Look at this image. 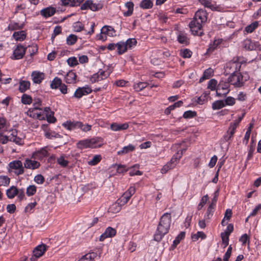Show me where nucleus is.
<instances>
[{
	"label": "nucleus",
	"instance_id": "a19ab883",
	"mask_svg": "<svg viewBox=\"0 0 261 261\" xmlns=\"http://www.w3.org/2000/svg\"><path fill=\"white\" fill-rule=\"evenodd\" d=\"M137 43V40L135 38H129L124 42L127 49H131L135 47Z\"/></svg>",
	"mask_w": 261,
	"mask_h": 261
},
{
	"label": "nucleus",
	"instance_id": "f704fd0d",
	"mask_svg": "<svg viewBox=\"0 0 261 261\" xmlns=\"http://www.w3.org/2000/svg\"><path fill=\"white\" fill-rule=\"evenodd\" d=\"M214 211V207L213 206V204L212 203L208 207L206 214L204 216L205 220H206V222H208L212 218L213 215V213Z\"/></svg>",
	"mask_w": 261,
	"mask_h": 261
},
{
	"label": "nucleus",
	"instance_id": "69168bd1",
	"mask_svg": "<svg viewBox=\"0 0 261 261\" xmlns=\"http://www.w3.org/2000/svg\"><path fill=\"white\" fill-rule=\"evenodd\" d=\"M57 163L62 167H65L67 166L68 162L65 160L63 156H60L57 159Z\"/></svg>",
	"mask_w": 261,
	"mask_h": 261
},
{
	"label": "nucleus",
	"instance_id": "b1692460",
	"mask_svg": "<svg viewBox=\"0 0 261 261\" xmlns=\"http://www.w3.org/2000/svg\"><path fill=\"white\" fill-rule=\"evenodd\" d=\"M228 93V89L227 87L224 88L221 84L218 85V88L216 90V95L218 96H223L224 98H227V94Z\"/></svg>",
	"mask_w": 261,
	"mask_h": 261
},
{
	"label": "nucleus",
	"instance_id": "e433bc0d",
	"mask_svg": "<svg viewBox=\"0 0 261 261\" xmlns=\"http://www.w3.org/2000/svg\"><path fill=\"white\" fill-rule=\"evenodd\" d=\"M213 70L212 69L208 68V69H206L204 71V72L203 74V75L200 79L199 82L201 83L205 79H209L213 75Z\"/></svg>",
	"mask_w": 261,
	"mask_h": 261
},
{
	"label": "nucleus",
	"instance_id": "c85d7f7f",
	"mask_svg": "<svg viewBox=\"0 0 261 261\" xmlns=\"http://www.w3.org/2000/svg\"><path fill=\"white\" fill-rule=\"evenodd\" d=\"M125 7L128 10L123 13V15L126 17L131 16L134 11V3L132 2H128L125 4Z\"/></svg>",
	"mask_w": 261,
	"mask_h": 261
},
{
	"label": "nucleus",
	"instance_id": "de8ad7c7",
	"mask_svg": "<svg viewBox=\"0 0 261 261\" xmlns=\"http://www.w3.org/2000/svg\"><path fill=\"white\" fill-rule=\"evenodd\" d=\"M62 83V81L60 79L56 77L53 81L51 82L50 84V87L52 89H57L58 87H60Z\"/></svg>",
	"mask_w": 261,
	"mask_h": 261
},
{
	"label": "nucleus",
	"instance_id": "bb28decb",
	"mask_svg": "<svg viewBox=\"0 0 261 261\" xmlns=\"http://www.w3.org/2000/svg\"><path fill=\"white\" fill-rule=\"evenodd\" d=\"M242 46L248 50H252L255 49V45L250 39H247L242 42Z\"/></svg>",
	"mask_w": 261,
	"mask_h": 261
},
{
	"label": "nucleus",
	"instance_id": "052dcab7",
	"mask_svg": "<svg viewBox=\"0 0 261 261\" xmlns=\"http://www.w3.org/2000/svg\"><path fill=\"white\" fill-rule=\"evenodd\" d=\"M192 52L189 49H184L180 50V55L184 58H190Z\"/></svg>",
	"mask_w": 261,
	"mask_h": 261
},
{
	"label": "nucleus",
	"instance_id": "bf43d9fd",
	"mask_svg": "<svg viewBox=\"0 0 261 261\" xmlns=\"http://www.w3.org/2000/svg\"><path fill=\"white\" fill-rule=\"evenodd\" d=\"M84 26L82 22L77 21L73 24L74 31L76 32H80L84 30Z\"/></svg>",
	"mask_w": 261,
	"mask_h": 261
},
{
	"label": "nucleus",
	"instance_id": "a878e982",
	"mask_svg": "<svg viewBox=\"0 0 261 261\" xmlns=\"http://www.w3.org/2000/svg\"><path fill=\"white\" fill-rule=\"evenodd\" d=\"M33 155L35 157L38 159H42L44 157L47 156L48 155V151L46 150V147H43L40 149V150L36 151Z\"/></svg>",
	"mask_w": 261,
	"mask_h": 261
},
{
	"label": "nucleus",
	"instance_id": "0eeeda50",
	"mask_svg": "<svg viewBox=\"0 0 261 261\" xmlns=\"http://www.w3.org/2000/svg\"><path fill=\"white\" fill-rule=\"evenodd\" d=\"M135 192L136 189L134 187H129V188L117 200L118 202H119L120 205H124L128 201L130 197L135 194Z\"/></svg>",
	"mask_w": 261,
	"mask_h": 261
},
{
	"label": "nucleus",
	"instance_id": "f03ea898",
	"mask_svg": "<svg viewBox=\"0 0 261 261\" xmlns=\"http://www.w3.org/2000/svg\"><path fill=\"white\" fill-rule=\"evenodd\" d=\"M249 77L247 73L241 74L239 72L232 73L229 76V84L236 87H242L244 83L249 79Z\"/></svg>",
	"mask_w": 261,
	"mask_h": 261
},
{
	"label": "nucleus",
	"instance_id": "4c0bfd02",
	"mask_svg": "<svg viewBox=\"0 0 261 261\" xmlns=\"http://www.w3.org/2000/svg\"><path fill=\"white\" fill-rule=\"evenodd\" d=\"M140 6L143 9H150L153 6V2L151 0H143L140 3Z\"/></svg>",
	"mask_w": 261,
	"mask_h": 261
},
{
	"label": "nucleus",
	"instance_id": "e2e57ef3",
	"mask_svg": "<svg viewBox=\"0 0 261 261\" xmlns=\"http://www.w3.org/2000/svg\"><path fill=\"white\" fill-rule=\"evenodd\" d=\"M200 238L202 239H205L206 238L205 234L202 231H198L196 233L192 236V239L195 241L198 240Z\"/></svg>",
	"mask_w": 261,
	"mask_h": 261
},
{
	"label": "nucleus",
	"instance_id": "20e7f679",
	"mask_svg": "<svg viewBox=\"0 0 261 261\" xmlns=\"http://www.w3.org/2000/svg\"><path fill=\"white\" fill-rule=\"evenodd\" d=\"M221 224L222 226H226L225 230L221 233L222 243L224 248L228 245V209H227L225 213L224 217L221 221Z\"/></svg>",
	"mask_w": 261,
	"mask_h": 261
},
{
	"label": "nucleus",
	"instance_id": "5701e85b",
	"mask_svg": "<svg viewBox=\"0 0 261 261\" xmlns=\"http://www.w3.org/2000/svg\"><path fill=\"white\" fill-rule=\"evenodd\" d=\"M79 125H80V121H66L63 123V125L67 129L69 130H73L76 128H79Z\"/></svg>",
	"mask_w": 261,
	"mask_h": 261
},
{
	"label": "nucleus",
	"instance_id": "4be33fe9",
	"mask_svg": "<svg viewBox=\"0 0 261 261\" xmlns=\"http://www.w3.org/2000/svg\"><path fill=\"white\" fill-rule=\"evenodd\" d=\"M90 148L100 147L102 145V139L99 137L89 139Z\"/></svg>",
	"mask_w": 261,
	"mask_h": 261
},
{
	"label": "nucleus",
	"instance_id": "3c124183",
	"mask_svg": "<svg viewBox=\"0 0 261 261\" xmlns=\"http://www.w3.org/2000/svg\"><path fill=\"white\" fill-rule=\"evenodd\" d=\"M185 237V232L181 231L175 238L173 241V246L175 247Z\"/></svg>",
	"mask_w": 261,
	"mask_h": 261
},
{
	"label": "nucleus",
	"instance_id": "09e8293b",
	"mask_svg": "<svg viewBox=\"0 0 261 261\" xmlns=\"http://www.w3.org/2000/svg\"><path fill=\"white\" fill-rule=\"evenodd\" d=\"M113 166H117V172L119 174L126 172L129 169L128 168H127L125 165L121 164H115L113 165Z\"/></svg>",
	"mask_w": 261,
	"mask_h": 261
},
{
	"label": "nucleus",
	"instance_id": "393cba45",
	"mask_svg": "<svg viewBox=\"0 0 261 261\" xmlns=\"http://www.w3.org/2000/svg\"><path fill=\"white\" fill-rule=\"evenodd\" d=\"M56 12V9L53 7H47L40 11L41 14L47 18L53 16Z\"/></svg>",
	"mask_w": 261,
	"mask_h": 261
},
{
	"label": "nucleus",
	"instance_id": "72a5a7b5",
	"mask_svg": "<svg viewBox=\"0 0 261 261\" xmlns=\"http://www.w3.org/2000/svg\"><path fill=\"white\" fill-rule=\"evenodd\" d=\"M122 206L123 205H120L119 202H118V201L117 200L110 206L109 210L113 213H117L121 210Z\"/></svg>",
	"mask_w": 261,
	"mask_h": 261
},
{
	"label": "nucleus",
	"instance_id": "9b49d317",
	"mask_svg": "<svg viewBox=\"0 0 261 261\" xmlns=\"http://www.w3.org/2000/svg\"><path fill=\"white\" fill-rule=\"evenodd\" d=\"M110 75V73L108 71L99 70L98 72L93 74L90 78L91 83H94L106 79Z\"/></svg>",
	"mask_w": 261,
	"mask_h": 261
},
{
	"label": "nucleus",
	"instance_id": "6e6d98bb",
	"mask_svg": "<svg viewBox=\"0 0 261 261\" xmlns=\"http://www.w3.org/2000/svg\"><path fill=\"white\" fill-rule=\"evenodd\" d=\"M32 101V97L27 94H24L21 97V102L25 105L30 104Z\"/></svg>",
	"mask_w": 261,
	"mask_h": 261
},
{
	"label": "nucleus",
	"instance_id": "13d9d810",
	"mask_svg": "<svg viewBox=\"0 0 261 261\" xmlns=\"http://www.w3.org/2000/svg\"><path fill=\"white\" fill-rule=\"evenodd\" d=\"M45 136L48 139H52L53 138H60V135L56 133L55 132H49V130H46L45 132Z\"/></svg>",
	"mask_w": 261,
	"mask_h": 261
},
{
	"label": "nucleus",
	"instance_id": "1a4fd4ad",
	"mask_svg": "<svg viewBox=\"0 0 261 261\" xmlns=\"http://www.w3.org/2000/svg\"><path fill=\"white\" fill-rule=\"evenodd\" d=\"M102 7V5L100 4L94 3L92 0L86 1L81 7L82 10L90 9L93 11H97Z\"/></svg>",
	"mask_w": 261,
	"mask_h": 261
},
{
	"label": "nucleus",
	"instance_id": "2eb2a0df",
	"mask_svg": "<svg viewBox=\"0 0 261 261\" xmlns=\"http://www.w3.org/2000/svg\"><path fill=\"white\" fill-rule=\"evenodd\" d=\"M91 91L92 90L88 87L79 88L75 91L74 96L76 98H80L84 95L90 93Z\"/></svg>",
	"mask_w": 261,
	"mask_h": 261
},
{
	"label": "nucleus",
	"instance_id": "dca6fc26",
	"mask_svg": "<svg viewBox=\"0 0 261 261\" xmlns=\"http://www.w3.org/2000/svg\"><path fill=\"white\" fill-rule=\"evenodd\" d=\"M23 165L24 168L32 170L36 169L38 168L40 166V164L38 162L29 159H27L25 160Z\"/></svg>",
	"mask_w": 261,
	"mask_h": 261
},
{
	"label": "nucleus",
	"instance_id": "a18cd8bd",
	"mask_svg": "<svg viewBox=\"0 0 261 261\" xmlns=\"http://www.w3.org/2000/svg\"><path fill=\"white\" fill-rule=\"evenodd\" d=\"M10 179L7 176H0V186H7L9 185Z\"/></svg>",
	"mask_w": 261,
	"mask_h": 261
},
{
	"label": "nucleus",
	"instance_id": "c03bdc74",
	"mask_svg": "<svg viewBox=\"0 0 261 261\" xmlns=\"http://www.w3.org/2000/svg\"><path fill=\"white\" fill-rule=\"evenodd\" d=\"M101 160V156L100 155L97 154L94 155L92 159L89 161L88 163L89 165L94 166L97 164Z\"/></svg>",
	"mask_w": 261,
	"mask_h": 261
},
{
	"label": "nucleus",
	"instance_id": "79ce46f5",
	"mask_svg": "<svg viewBox=\"0 0 261 261\" xmlns=\"http://www.w3.org/2000/svg\"><path fill=\"white\" fill-rule=\"evenodd\" d=\"M77 40V37L75 35L70 34L66 39V43L69 45L74 44Z\"/></svg>",
	"mask_w": 261,
	"mask_h": 261
},
{
	"label": "nucleus",
	"instance_id": "0e129e2a",
	"mask_svg": "<svg viewBox=\"0 0 261 261\" xmlns=\"http://www.w3.org/2000/svg\"><path fill=\"white\" fill-rule=\"evenodd\" d=\"M208 200V197L207 195L203 196L201 199L200 200V203L198 204L197 206V209L198 210H201L204 205L206 203L207 200Z\"/></svg>",
	"mask_w": 261,
	"mask_h": 261
},
{
	"label": "nucleus",
	"instance_id": "8fccbe9b",
	"mask_svg": "<svg viewBox=\"0 0 261 261\" xmlns=\"http://www.w3.org/2000/svg\"><path fill=\"white\" fill-rule=\"evenodd\" d=\"M148 84L144 82H139L134 85V88L137 91H140L146 88Z\"/></svg>",
	"mask_w": 261,
	"mask_h": 261
},
{
	"label": "nucleus",
	"instance_id": "c756f323",
	"mask_svg": "<svg viewBox=\"0 0 261 261\" xmlns=\"http://www.w3.org/2000/svg\"><path fill=\"white\" fill-rule=\"evenodd\" d=\"M13 37L16 41H21L26 38V33L24 31L15 32L13 34Z\"/></svg>",
	"mask_w": 261,
	"mask_h": 261
},
{
	"label": "nucleus",
	"instance_id": "cd10ccee",
	"mask_svg": "<svg viewBox=\"0 0 261 261\" xmlns=\"http://www.w3.org/2000/svg\"><path fill=\"white\" fill-rule=\"evenodd\" d=\"M243 117V115L242 116H239L238 119L235 120L233 123L231 124L229 127V129H231V131L229 133V138L233 135L235 132V129L238 126L240 122L241 121L242 118Z\"/></svg>",
	"mask_w": 261,
	"mask_h": 261
},
{
	"label": "nucleus",
	"instance_id": "423d86ee",
	"mask_svg": "<svg viewBox=\"0 0 261 261\" xmlns=\"http://www.w3.org/2000/svg\"><path fill=\"white\" fill-rule=\"evenodd\" d=\"M199 22V21L193 18L189 24L192 34L195 36H201L203 34V25Z\"/></svg>",
	"mask_w": 261,
	"mask_h": 261
},
{
	"label": "nucleus",
	"instance_id": "7ed1b4c3",
	"mask_svg": "<svg viewBox=\"0 0 261 261\" xmlns=\"http://www.w3.org/2000/svg\"><path fill=\"white\" fill-rule=\"evenodd\" d=\"M186 150V148H184L178 151L173 156L170 162H168L163 167L161 170V173L165 174L167 173L168 170L173 168L176 166L177 162L181 158L183 152Z\"/></svg>",
	"mask_w": 261,
	"mask_h": 261
},
{
	"label": "nucleus",
	"instance_id": "473e14b6",
	"mask_svg": "<svg viewBox=\"0 0 261 261\" xmlns=\"http://www.w3.org/2000/svg\"><path fill=\"white\" fill-rule=\"evenodd\" d=\"M30 83L29 81H21L19 82V90L23 93L30 88Z\"/></svg>",
	"mask_w": 261,
	"mask_h": 261
},
{
	"label": "nucleus",
	"instance_id": "9d476101",
	"mask_svg": "<svg viewBox=\"0 0 261 261\" xmlns=\"http://www.w3.org/2000/svg\"><path fill=\"white\" fill-rule=\"evenodd\" d=\"M193 19L199 21V23L203 25L207 21V13L205 10L199 9L196 12Z\"/></svg>",
	"mask_w": 261,
	"mask_h": 261
},
{
	"label": "nucleus",
	"instance_id": "aec40b11",
	"mask_svg": "<svg viewBox=\"0 0 261 261\" xmlns=\"http://www.w3.org/2000/svg\"><path fill=\"white\" fill-rule=\"evenodd\" d=\"M32 80L34 83L39 84L44 79V74L39 71H33L32 73Z\"/></svg>",
	"mask_w": 261,
	"mask_h": 261
},
{
	"label": "nucleus",
	"instance_id": "4d7b16f0",
	"mask_svg": "<svg viewBox=\"0 0 261 261\" xmlns=\"http://www.w3.org/2000/svg\"><path fill=\"white\" fill-rule=\"evenodd\" d=\"M36 192V187L35 185H30L27 189L26 193L29 196L34 195Z\"/></svg>",
	"mask_w": 261,
	"mask_h": 261
},
{
	"label": "nucleus",
	"instance_id": "338daca9",
	"mask_svg": "<svg viewBox=\"0 0 261 261\" xmlns=\"http://www.w3.org/2000/svg\"><path fill=\"white\" fill-rule=\"evenodd\" d=\"M34 181L38 184H42L44 182L45 179L41 174H37L34 177Z\"/></svg>",
	"mask_w": 261,
	"mask_h": 261
},
{
	"label": "nucleus",
	"instance_id": "37998d69",
	"mask_svg": "<svg viewBox=\"0 0 261 261\" xmlns=\"http://www.w3.org/2000/svg\"><path fill=\"white\" fill-rule=\"evenodd\" d=\"M77 146L80 149L90 148L89 139L80 141L77 143Z\"/></svg>",
	"mask_w": 261,
	"mask_h": 261
},
{
	"label": "nucleus",
	"instance_id": "5fc2aeb1",
	"mask_svg": "<svg viewBox=\"0 0 261 261\" xmlns=\"http://www.w3.org/2000/svg\"><path fill=\"white\" fill-rule=\"evenodd\" d=\"M177 40L180 43L187 44L188 39L186 35L182 33H180L177 37Z\"/></svg>",
	"mask_w": 261,
	"mask_h": 261
},
{
	"label": "nucleus",
	"instance_id": "58836bf2",
	"mask_svg": "<svg viewBox=\"0 0 261 261\" xmlns=\"http://www.w3.org/2000/svg\"><path fill=\"white\" fill-rule=\"evenodd\" d=\"M135 147L133 145L130 144L128 146L123 147L122 150L118 151L117 153L119 155L125 154L128 153V152L133 151L135 149Z\"/></svg>",
	"mask_w": 261,
	"mask_h": 261
},
{
	"label": "nucleus",
	"instance_id": "603ef678",
	"mask_svg": "<svg viewBox=\"0 0 261 261\" xmlns=\"http://www.w3.org/2000/svg\"><path fill=\"white\" fill-rule=\"evenodd\" d=\"M38 107H33L30 109L27 112L26 114L30 117L36 118V115L38 112Z\"/></svg>",
	"mask_w": 261,
	"mask_h": 261
},
{
	"label": "nucleus",
	"instance_id": "2f4dec72",
	"mask_svg": "<svg viewBox=\"0 0 261 261\" xmlns=\"http://www.w3.org/2000/svg\"><path fill=\"white\" fill-rule=\"evenodd\" d=\"M76 75L75 72L71 71L67 73L65 77V81L67 83H74L76 81Z\"/></svg>",
	"mask_w": 261,
	"mask_h": 261
},
{
	"label": "nucleus",
	"instance_id": "49530a36",
	"mask_svg": "<svg viewBox=\"0 0 261 261\" xmlns=\"http://www.w3.org/2000/svg\"><path fill=\"white\" fill-rule=\"evenodd\" d=\"M258 25V23L257 21H255L250 24L247 25L245 28V31L248 33H252L256 28H257Z\"/></svg>",
	"mask_w": 261,
	"mask_h": 261
},
{
	"label": "nucleus",
	"instance_id": "ea45409f",
	"mask_svg": "<svg viewBox=\"0 0 261 261\" xmlns=\"http://www.w3.org/2000/svg\"><path fill=\"white\" fill-rule=\"evenodd\" d=\"M127 50L124 42H119L117 43V53L119 55H122Z\"/></svg>",
	"mask_w": 261,
	"mask_h": 261
},
{
	"label": "nucleus",
	"instance_id": "4468645a",
	"mask_svg": "<svg viewBox=\"0 0 261 261\" xmlns=\"http://www.w3.org/2000/svg\"><path fill=\"white\" fill-rule=\"evenodd\" d=\"M116 230L115 229L108 227L105 231L100 236L99 241H103L106 238H112L116 235Z\"/></svg>",
	"mask_w": 261,
	"mask_h": 261
},
{
	"label": "nucleus",
	"instance_id": "864d4df0",
	"mask_svg": "<svg viewBox=\"0 0 261 261\" xmlns=\"http://www.w3.org/2000/svg\"><path fill=\"white\" fill-rule=\"evenodd\" d=\"M199 2L205 7L214 10L215 7L212 4L211 0H199Z\"/></svg>",
	"mask_w": 261,
	"mask_h": 261
},
{
	"label": "nucleus",
	"instance_id": "a211bd4d",
	"mask_svg": "<svg viewBox=\"0 0 261 261\" xmlns=\"http://www.w3.org/2000/svg\"><path fill=\"white\" fill-rule=\"evenodd\" d=\"M225 105H228V97L226 98L224 100H216L212 103V109L214 110H219Z\"/></svg>",
	"mask_w": 261,
	"mask_h": 261
},
{
	"label": "nucleus",
	"instance_id": "f3484780",
	"mask_svg": "<svg viewBox=\"0 0 261 261\" xmlns=\"http://www.w3.org/2000/svg\"><path fill=\"white\" fill-rule=\"evenodd\" d=\"M48 246L45 244L37 246L33 250V255L36 258L41 256L46 251Z\"/></svg>",
	"mask_w": 261,
	"mask_h": 261
},
{
	"label": "nucleus",
	"instance_id": "39448f33",
	"mask_svg": "<svg viewBox=\"0 0 261 261\" xmlns=\"http://www.w3.org/2000/svg\"><path fill=\"white\" fill-rule=\"evenodd\" d=\"M9 171L13 172L17 176L21 175L24 173V169L23 164L20 160H15L9 163Z\"/></svg>",
	"mask_w": 261,
	"mask_h": 261
},
{
	"label": "nucleus",
	"instance_id": "6e6552de",
	"mask_svg": "<svg viewBox=\"0 0 261 261\" xmlns=\"http://www.w3.org/2000/svg\"><path fill=\"white\" fill-rule=\"evenodd\" d=\"M243 61V59L241 57H237L233 58L229 61V70H231L232 73L238 72Z\"/></svg>",
	"mask_w": 261,
	"mask_h": 261
},
{
	"label": "nucleus",
	"instance_id": "6ab92c4d",
	"mask_svg": "<svg viewBox=\"0 0 261 261\" xmlns=\"http://www.w3.org/2000/svg\"><path fill=\"white\" fill-rule=\"evenodd\" d=\"M128 126L129 125L128 123H124L122 124L113 123L111 124L110 128L113 131H120L127 129Z\"/></svg>",
	"mask_w": 261,
	"mask_h": 261
},
{
	"label": "nucleus",
	"instance_id": "412c9836",
	"mask_svg": "<svg viewBox=\"0 0 261 261\" xmlns=\"http://www.w3.org/2000/svg\"><path fill=\"white\" fill-rule=\"evenodd\" d=\"M224 41L222 39H218L215 40L212 43H211L207 49V53H210L213 52L216 48L219 47L221 44L224 45Z\"/></svg>",
	"mask_w": 261,
	"mask_h": 261
},
{
	"label": "nucleus",
	"instance_id": "f257e3e1",
	"mask_svg": "<svg viewBox=\"0 0 261 261\" xmlns=\"http://www.w3.org/2000/svg\"><path fill=\"white\" fill-rule=\"evenodd\" d=\"M171 222V216L170 213H166L162 216L156 231L154 235L155 241L157 242L161 241L164 236L168 232Z\"/></svg>",
	"mask_w": 261,
	"mask_h": 261
},
{
	"label": "nucleus",
	"instance_id": "c9c22d12",
	"mask_svg": "<svg viewBox=\"0 0 261 261\" xmlns=\"http://www.w3.org/2000/svg\"><path fill=\"white\" fill-rule=\"evenodd\" d=\"M96 256V253H89L84 255L79 261H95L94 259Z\"/></svg>",
	"mask_w": 261,
	"mask_h": 261
},
{
	"label": "nucleus",
	"instance_id": "ddd939ff",
	"mask_svg": "<svg viewBox=\"0 0 261 261\" xmlns=\"http://www.w3.org/2000/svg\"><path fill=\"white\" fill-rule=\"evenodd\" d=\"M114 33L115 31L113 28L109 26H104L101 29V34L98 37V39L105 40L107 39V36H113Z\"/></svg>",
	"mask_w": 261,
	"mask_h": 261
},
{
	"label": "nucleus",
	"instance_id": "680f3d73",
	"mask_svg": "<svg viewBox=\"0 0 261 261\" xmlns=\"http://www.w3.org/2000/svg\"><path fill=\"white\" fill-rule=\"evenodd\" d=\"M217 85V81L215 79H212L208 83L207 88L211 89L212 91L215 90Z\"/></svg>",
	"mask_w": 261,
	"mask_h": 261
},
{
	"label": "nucleus",
	"instance_id": "774afa93",
	"mask_svg": "<svg viewBox=\"0 0 261 261\" xmlns=\"http://www.w3.org/2000/svg\"><path fill=\"white\" fill-rule=\"evenodd\" d=\"M196 115V113L195 111H188L184 113L183 117L185 118H193Z\"/></svg>",
	"mask_w": 261,
	"mask_h": 261
},
{
	"label": "nucleus",
	"instance_id": "7c9ffc66",
	"mask_svg": "<svg viewBox=\"0 0 261 261\" xmlns=\"http://www.w3.org/2000/svg\"><path fill=\"white\" fill-rule=\"evenodd\" d=\"M18 193V189L15 186H12L6 191L7 197L12 199Z\"/></svg>",
	"mask_w": 261,
	"mask_h": 261
},
{
	"label": "nucleus",
	"instance_id": "f8f14e48",
	"mask_svg": "<svg viewBox=\"0 0 261 261\" xmlns=\"http://www.w3.org/2000/svg\"><path fill=\"white\" fill-rule=\"evenodd\" d=\"M26 49L27 48L23 47L21 44L17 45L13 51V56L11 57V58L14 60L22 59L25 53Z\"/></svg>",
	"mask_w": 261,
	"mask_h": 261
}]
</instances>
